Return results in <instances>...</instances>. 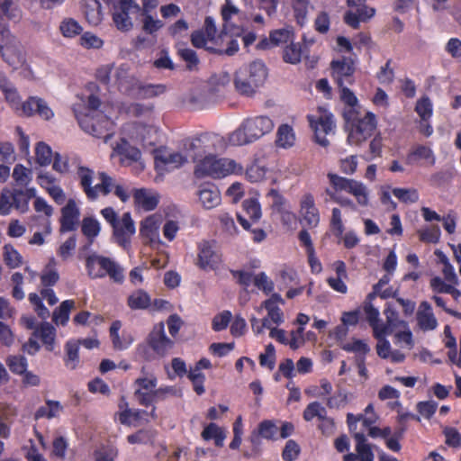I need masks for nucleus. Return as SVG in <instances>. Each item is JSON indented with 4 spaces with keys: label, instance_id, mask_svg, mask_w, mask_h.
<instances>
[{
    "label": "nucleus",
    "instance_id": "f257e3e1",
    "mask_svg": "<svg viewBox=\"0 0 461 461\" xmlns=\"http://www.w3.org/2000/svg\"><path fill=\"white\" fill-rule=\"evenodd\" d=\"M211 137L203 135L192 140L189 149L195 163L194 176L198 178L210 176L212 178H223L230 175H240L243 167L236 160L229 158H218L211 153L209 147Z\"/></svg>",
    "mask_w": 461,
    "mask_h": 461
},
{
    "label": "nucleus",
    "instance_id": "f03ea898",
    "mask_svg": "<svg viewBox=\"0 0 461 461\" xmlns=\"http://www.w3.org/2000/svg\"><path fill=\"white\" fill-rule=\"evenodd\" d=\"M100 105L99 97L92 94L87 96L86 107L84 108L85 112L77 104L74 105L73 111L84 131L96 138L104 137V142H107L112 136L109 131H112L113 122L99 110Z\"/></svg>",
    "mask_w": 461,
    "mask_h": 461
},
{
    "label": "nucleus",
    "instance_id": "7ed1b4c3",
    "mask_svg": "<svg viewBox=\"0 0 461 461\" xmlns=\"http://www.w3.org/2000/svg\"><path fill=\"white\" fill-rule=\"evenodd\" d=\"M275 128V122L270 116L260 114L247 117L240 126L229 136L231 146L251 144L270 133Z\"/></svg>",
    "mask_w": 461,
    "mask_h": 461
},
{
    "label": "nucleus",
    "instance_id": "20e7f679",
    "mask_svg": "<svg viewBox=\"0 0 461 461\" xmlns=\"http://www.w3.org/2000/svg\"><path fill=\"white\" fill-rule=\"evenodd\" d=\"M267 78V68L261 60H254L237 70L234 78L236 91L251 97L263 86Z\"/></svg>",
    "mask_w": 461,
    "mask_h": 461
},
{
    "label": "nucleus",
    "instance_id": "39448f33",
    "mask_svg": "<svg viewBox=\"0 0 461 461\" xmlns=\"http://www.w3.org/2000/svg\"><path fill=\"white\" fill-rule=\"evenodd\" d=\"M344 119L348 131V141L350 145H359L366 140L376 128L375 115L365 109L358 112H348Z\"/></svg>",
    "mask_w": 461,
    "mask_h": 461
},
{
    "label": "nucleus",
    "instance_id": "423d86ee",
    "mask_svg": "<svg viewBox=\"0 0 461 461\" xmlns=\"http://www.w3.org/2000/svg\"><path fill=\"white\" fill-rule=\"evenodd\" d=\"M95 172L91 168L77 163V178L79 185L88 200L95 201L99 196H105L111 193L113 185V179L105 172L98 174L99 183L93 185Z\"/></svg>",
    "mask_w": 461,
    "mask_h": 461
},
{
    "label": "nucleus",
    "instance_id": "0eeeda50",
    "mask_svg": "<svg viewBox=\"0 0 461 461\" xmlns=\"http://www.w3.org/2000/svg\"><path fill=\"white\" fill-rule=\"evenodd\" d=\"M86 267L91 278L109 276L114 283L122 284L124 280V269L111 258L91 254L86 258Z\"/></svg>",
    "mask_w": 461,
    "mask_h": 461
},
{
    "label": "nucleus",
    "instance_id": "6e6552de",
    "mask_svg": "<svg viewBox=\"0 0 461 461\" xmlns=\"http://www.w3.org/2000/svg\"><path fill=\"white\" fill-rule=\"evenodd\" d=\"M281 304H285V301L281 295L276 293H273L268 299L261 303L258 312H260L261 309H265L267 311V316L262 320L256 317L250 320L252 330L256 335L262 334L265 329L279 326L284 323L285 316L280 308Z\"/></svg>",
    "mask_w": 461,
    "mask_h": 461
},
{
    "label": "nucleus",
    "instance_id": "1a4fd4ad",
    "mask_svg": "<svg viewBox=\"0 0 461 461\" xmlns=\"http://www.w3.org/2000/svg\"><path fill=\"white\" fill-rule=\"evenodd\" d=\"M0 56L14 68L24 62L20 41L11 32L8 25L0 23Z\"/></svg>",
    "mask_w": 461,
    "mask_h": 461
},
{
    "label": "nucleus",
    "instance_id": "9d476101",
    "mask_svg": "<svg viewBox=\"0 0 461 461\" xmlns=\"http://www.w3.org/2000/svg\"><path fill=\"white\" fill-rule=\"evenodd\" d=\"M328 178L336 192L344 191L351 194L361 207L369 205V190L363 182L333 173H329Z\"/></svg>",
    "mask_w": 461,
    "mask_h": 461
},
{
    "label": "nucleus",
    "instance_id": "9b49d317",
    "mask_svg": "<svg viewBox=\"0 0 461 461\" xmlns=\"http://www.w3.org/2000/svg\"><path fill=\"white\" fill-rule=\"evenodd\" d=\"M111 10L112 19L117 30L126 32L132 29L133 23L130 13L140 6L133 0H104Z\"/></svg>",
    "mask_w": 461,
    "mask_h": 461
},
{
    "label": "nucleus",
    "instance_id": "f8f14e48",
    "mask_svg": "<svg viewBox=\"0 0 461 461\" xmlns=\"http://www.w3.org/2000/svg\"><path fill=\"white\" fill-rule=\"evenodd\" d=\"M311 128L314 131L316 142L322 147L329 145L326 136L335 128L333 115L326 109L320 107L316 113L307 116Z\"/></svg>",
    "mask_w": 461,
    "mask_h": 461
},
{
    "label": "nucleus",
    "instance_id": "ddd939ff",
    "mask_svg": "<svg viewBox=\"0 0 461 461\" xmlns=\"http://www.w3.org/2000/svg\"><path fill=\"white\" fill-rule=\"evenodd\" d=\"M192 143L188 141L185 144L184 150L173 152H158L155 156V166L158 170H173L184 166L192 158L194 152L189 149V145Z\"/></svg>",
    "mask_w": 461,
    "mask_h": 461
},
{
    "label": "nucleus",
    "instance_id": "4468645a",
    "mask_svg": "<svg viewBox=\"0 0 461 461\" xmlns=\"http://www.w3.org/2000/svg\"><path fill=\"white\" fill-rule=\"evenodd\" d=\"M113 238L125 250H130L131 239L136 232L134 221L130 212H124L120 220L112 227Z\"/></svg>",
    "mask_w": 461,
    "mask_h": 461
},
{
    "label": "nucleus",
    "instance_id": "2eb2a0df",
    "mask_svg": "<svg viewBox=\"0 0 461 461\" xmlns=\"http://www.w3.org/2000/svg\"><path fill=\"white\" fill-rule=\"evenodd\" d=\"M347 4L348 7L355 8V11H348L344 21L354 29L358 28L360 22L371 19L375 14V8L366 5V0H347Z\"/></svg>",
    "mask_w": 461,
    "mask_h": 461
},
{
    "label": "nucleus",
    "instance_id": "dca6fc26",
    "mask_svg": "<svg viewBox=\"0 0 461 461\" xmlns=\"http://www.w3.org/2000/svg\"><path fill=\"white\" fill-rule=\"evenodd\" d=\"M197 266L204 270H215L221 263V256L211 241L203 240L198 244Z\"/></svg>",
    "mask_w": 461,
    "mask_h": 461
},
{
    "label": "nucleus",
    "instance_id": "f3484780",
    "mask_svg": "<svg viewBox=\"0 0 461 461\" xmlns=\"http://www.w3.org/2000/svg\"><path fill=\"white\" fill-rule=\"evenodd\" d=\"M330 68L332 77L339 86H342L345 84L352 85L354 83L356 68L352 59L343 57L342 59L332 60Z\"/></svg>",
    "mask_w": 461,
    "mask_h": 461
},
{
    "label": "nucleus",
    "instance_id": "a211bd4d",
    "mask_svg": "<svg viewBox=\"0 0 461 461\" xmlns=\"http://www.w3.org/2000/svg\"><path fill=\"white\" fill-rule=\"evenodd\" d=\"M142 376L135 381L137 389L135 395L141 404L149 405L154 402V392L158 384L157 377L153 374L147 373L145 368L141 369Z\"/></svg>",
    "mask_w": 461,
    "mask_h": 461
},
{
    "label": "nucleus",
    "instance_id": "6ab92c4d",
    "mask_svg": "<svg viewBox=\"0 0 461 461\" xmlns=\"http://www.w3.org/2000/svg\"><path fill=\"white\" fill-rule=\"evenodd\" d=\"M22 115L27 117L37 115L42 120L50 121L54 117V112L44 99L30 96L23 103Z\"/></svg>",
    "mask_w": 461,
    "mask_h": 461
},
{
    "label": "nucleus",
    "instance_id": "aec40b11",
    "mask_svg": "<svg viewBox=\"0 0 461 461\" xmlns=\"http://www.w3.org/2000/svg\"><path fill=\"white\" fill-rule=\"evenodd\" d=\"M162 223V216L152 214L146 217L140 222V235L149 245H158L161 243L159 236V228Z\"/></svg>",
    "mask_w": 461,
    "mask_h": 461
},
{
    "label": "nucleus",
    "instance_id": "412c9836",
    "mask_svg": "<svg viewBox=\"0 0 461 461\" xmlns=\"http://www.w3.org/2000/svg\"><path fill=\"white\" fill-rule=\"evenodd\" d=\"M148 343L150 348L159 356H165L173 348L174 342L165 332L163 322L156 324L149 335Z\"/></svg>",
    "mask_w": 461,
    "mask_h": 461
},
{
    "label": "nucleus",
    "instance_id": "4be33fe9",
    "mask_svg": "<svg viewBox=\"0 0 461 461\" xmlns=\"http://www.w3.org/2000/svg\"><path fill=\"white\" fill-rule=\"evenodd\" d=\"M138 80L134 75L130 73V66L128 64H121L115 67L113 84L121 93L130 96Z\"/></svg>",
    "mask_w": 461,
    "mask_h": 461
},
{
    "label": "nucleus",
    "instance_id": "5701e85b",
    "mask_svg": "<svg viewBox=\"0 0 461 461\" xmlns=\"http://www.w3.org/2000/svg\"><path fill=\"white\" fill-rule=\"evenodd\" d=\"M38 185L43 188L50 196L58 203L62 204L66 201V194L58 183V179L49 172H40L37 176Z\"/></svg>",
    "mask_w": 461,
    "mask_h": 461
},
{
    "label": "nucleus",
    "instance_id": "b1692460",
    "mask_svg": "<svg viewBox=\"0 0 461 461\" xmlns=\"http://www.w3.org/2000/svg\"><path fill=\"white\" fill-rule=\"evenodd\" d=\"M356 440V454L348 453L344 456V461H374L375 456L371 445L362 432H354Z\"/></svg>",
    "mask_w": 461,
    "mask_h": 461
},
{
    "label": "nucleus",
    "instance_id": "393cba45",
    "mask_svg": "<svg viewBox=\"0 0 461 461\" xmlns=\"http://www.w3.org/2000/svg\"><path fill=\"white\" fill-rule=\"evenodd\" d=\"M300 214L309 228H315L320 222L319 210L311 194L303 195L300 202Z\"/></svg>",
    "mask_w": 461,
    "mask_h": 461
},
{
    "label": "nucleus",
    "instance_id": "a878e982",
    "mask_svg": "<svg viewBox=\"0 0 461 461\" xmlns=\"http://www.w3.org/2000/svg\"><path fill=\"white\" fill-rule=\"evenodd\" d=\"M80 211L74 199H69L61 210V227L63 232L71 231L76 229L79 221Z\"/></svg>",
    "mask_w": 461,
    "mask_h": 461
},
{
    "label": "nucleus",
    "instance_id": "bb28decb",
    "mask_svg": "<svg viewBox=\"0 0 461 461\" xmlns=\"http://www.w3.org/2000/svg\"><path fill=\"white\" fill-rule=\"evenodd\" d=\"M387 335L375 336L377 339L376 351L380 357L388 359L392 363H402L405 360V354L401 349H393Z\"/></svg>",
    "mask_w": 461,
    "mask_h": 461
},
{
    "label": "nucleus",
    "instance_id": "cd10ccee",
    "mask_svg": "<svg viewBox=\"0 0 461 461\" xmlns=\"http://www.w3.org/2000/svg\"><path fill=\"white\" fill-rule=\"evenodd\" d=\"M0 90L2 91L5 101L20 115H22L23 103L20 94L14 85L5 76L0 77Z\"/></svg>",
    "mask_w": 461,
    "mask_h": 461
},
{
    "label": "nucleus",
    "instance_id": "c85d7f7f",
    "mask_svg": "<svg viewBox=\"0 0 461 461\" xmlns=\"http://www.w3.org/2000/svg\"><path fill=\"white\" fill-rule=\"evenodd\" d=\"M197 195L201 205L206 210L217 207L221 202V194L212 184L201 185Z\"/></svg>",
    "mask_w": 461,
    "mask_h": 461
},
{
    "label": "nucleus",
    "instance_id": "c756f323",
    "mask_svg": "<svg viewBox=\"0 0 461 461\" xmlns=\"http://www.w3.org/2000/svg\"><path fill=\"white\" fill-rule=\"evenodd\" d=\"M136 207L143 211H152L158 203V195L155 191L149 189H136L133 193Z\"/></svg>",
    "mask_w": 461,
    "mask_h": 461
},
{
    "label": "nucleus",
    "instance_id": "7c9ffc66",
    "mask_svg": "<svg viewBox=\"0 0 461 461\" xmlns=\"http://www.w3.org/2000/svg\"><path fill=\"white\" fill-rule=\"evenodd\" d=\"M121 328L122 322L120 321H113L110 327V338L113 346L116 350H125L134 341V339L130 332L123 331L120 335Z\"/></svg>",
    "mask_w": 461,
    "mask_h": 461
},
{
    "label": "nucleus",
    "instance_id": "2f4dec72",
    "mask_svg": "<svg viewBox=\"0 0 461 461\" xmlns=\"http://www.w3.org/2000/svg\"><path fill=\"white\" fill-rule=\"evenodd\" d=\"M417 322L419 327L424 331L433 330L438 326V321L432 312V308L426 301L421 302L419 306Z\"/></svg>",
    "mask_w": 461,
    "mask_h": 461
},
{
    "label": "nucleus",
    "instance_id": "473e14b6",
    "mask_svg": "<svg viewBox=\"0 0 461 461\" xmlns=\"http://www.w3.org/2000/svg\"><path fill=\"white\" fill-rule=\"evenodd\" d=\"M83 11L87 23L91 26H98L104 20V11L98 0H84Z\"/></svg>",
    "mask_w": 461,
    "mask_h": 461
},
{
    "label": "nucleus",
    "instance_id": "72a5a7b5",
    "mask_svg": "<svg viewBox=\"0 0 461 461\" xmlns=\"http://www.w3.org/2000/svg\"><path fill=\"white\" fill-rule=\"evenodd\" d=\"M364 312L366 320L373 329L374 336L386 335V327L380 321V312L377 308L372 304V301L366 300L364 303Z\"/></svg>",
    "mask_w": 461,
    "mask_h": 461
},
{
    "label": "nucleus",
    "instance_id": "f704fd0d",
    "mask_svg": "<svg viewBox=\"0 0 461 461\" xmlns=\"http://www.w3.org/2000/svg\"><path fill=\"white\" fill-rule=\"evenodd\" d=\"M393 334L394 345L402 349L411 350L414 347L412 332L407 322H401L400 326L391 333Z\"/></svg>",
    "mask_w": 461,
    "mask_h": 461
},
{
    "label": "nucleus",
    "instance_id": "c9c22d12",
    "mask_svg": "<svg viewBox=\"0 0 461 461\" xmlns=\"http://www.w3.org/2000/svg\"><path fill=\"white\" fill-rule=\"evenodd\" d=\"M113 153L120 156L122 163L127 164L139 161L141 156L140 151L131 146L124 139L113 147Z\"/></svg>",
    "mask_w": 461,
    "mask_h": 461
},
{
    "label": "nucleus",
    "instance_id": "e433bc0d",
    "mask_svg": "<svg viewBox=\"0 0 461 461\" xmlns=\"http://www.w3.org/2000/svg\"><path fill=\"white\" fill-rule=\"evenodd\" d=\"M296 135L291 125L283 123L278 126L275 141L276 147L287 149L294 147Z\"/></svg>",
    "mask_w": 461,
    "mask_h": 461
},
{
    "label": "nucleus",
    "instance_id": "4c0bfd02",
    "mask_svg": "<svg viewBox=\"0 0 461 461\" xmlns=\"http://www.w3.org/2000/svg\"><path fill=\"white\" fill-rule=\"evenodd\" d=\"M165 92L166 86L164 85H143L138 80L130 96L134 98L148 99L158 96Z\"/></svg>",
    "mask_w": 461,
    "mask_h": 461
},
{
    "label": "nucleus",
    "instance_id": "58836bf2",
    "mask_svg": "<svg viewBox=\"0 0 461 461\" xmlns=\"http://www.w3.org/2000/svg\"><path fill=\"white\" fill-rule=\"evenodd\" d=\"M278 428L273 420H263L259 423L257 431H253L250 436V441L253 445L259 444V438L266 439H274L277 434Z\"/></svg>",
    "mask_w": 461,
    "mask_h": 461
},
{
    "label": "nucleus",
    "instance_id": "ea45409f",
    "mask_svg": "<svg viewBox=\"0 0 461 461\" xmlns=\"http://www.w3.org/2000/svg\"><path fill=\"white\" fill-rule=\"evenodd\" d=\"M201 436L206 441L212 439L216 447H221L227 438V432L223 428L212 422L204 427Z\"/></svg>",
    "mask_w": 461,
    "mask_h": 461
},
{
    "label": "nucleus",
    "instance_id": "a19ab883",
    "mask_svg": "<svg viewBox=\"0 0 461 461\" xmlns=\"http://www.w3.org/2000/svg\"><path fill=\"white\" fill-rule=\"evenodd\" d=\"M417 159L424 160L428 165L434 166L436 163V158L433 150L424 145L416 146L407 156V162L412 163Z\"/></svg>",
    "mask_w": 461,
    "mask_h": 461
},
{
    "label": "nucleus",
    "instance_id": "79ce46f5",
    "mask_svg": "<svg viewBox=\"0 0 461 461\" xmlns=\"http://www.w3.org/2000/svg\"><path fill=\"white\" fill-rule=\"evenodd\" d=\"M77 163H80V159L77 156H61L56 153L53 156L52 168L59 174H67L70 171V167L75 166L77 167Z\"/></svg>",
    "mask_w": 461,
    "mask_h": 461
},
{
    "label": "nucleus",
    "instance_id": "37998d69",
    "mask_svg": "<svg viewBox=\"0 0 461 461\" xmlns=\"http://www.w3.org/2000/svg\"><path fill=\"white\" fill-rule=\"evenodd\" d=\"M147 413L140 410L127 409L117 413V418L122 424L129 426H139L142 420H148L144 416Z\"/></svg>",
    "mask_w": 461,
    "mask_h": 461
},
{
    "label": "nucleus",
    "instance_id": "c03bdc74",
    "mask_svg": "<svg viewBox=\"0 0 461 461\" xmlns=\"http://www.w3.org/2000/svg\"><path fill=\"white\" fill-rule=\"evenodd\" d=\"M355 398L353 393L346 389H339L336 393L326 400V405L330 409H340L346 406Z\"/></svg>",
    "mask_w": 461,
    "mask_h": 461
},
{
    "label": "nucleus",
    "instance_id": "a18cd8bd",
    "mask_svg": "<svg viewBox=\"0 0 461 461\" xmlns=\"http://www.w3.org/2000/svg\"><path fill=\"white\" fill-rule=\"evenodd\" d=\"M62 409L59 402L48 400L44 405L37 409L34 413V418L36 420L41 418L53 419L60 414Z\"/></svg>",
    "mask_w": 461,
    "mask_h": 461
},
{
    "label": "nucleus",
    "instance_id": "49530a36",
    "mask_svg": "<svg viewBox=\"0 0 461 461\" xmlns=\"http://www.w3.org/2000/svg\"><path fill=\"white\" fill-rule=\"evenodd\" d=\"M340 87V99L345 104L343 111V117H346L348 112H358L363 110L359 105L357 97L356 95L347 86H342Z\"/></svg>",
    "mask_w": 461,
    "mask_h": 461
},
{
    "label": "nucleus",
    "instance_id": "de8ad7c7",
    "mask_svg": "<svg viewBox=\"0 0 461 461\" xmlns=\"http://www.w3.org/2000/svg\"><path fill=\"white\" fill-rule=\"evenodd\" d=\"M59 279V275L57 269V261L54 258H51L41 272V281L44 286H52Z\"/></svg>",
    "mask_w": 461,
    "mask_h": 461
},
{
    "label": "nucleus",
    "instance_id": "09e8293b",
    "mask_svg": "<svg viewBox=\"0 0 461 461\" xmlns=\"http://www.w3.org/2000/svg\"><path fill=\"white\" fill-rule=\"evenodd\" d=\"M35 335L41 339L49 351L53 350L56 330L51 324L48 322L42 323L35 331Z\"/></svg>",
    "mask_w": 461,
    "mask_h": 461
},
{
    "label": "nucleus",
    "instance_id": "8fccbe9b",
    "mask_svg": "<svg viewBox=\"0 0 461 461\" xmlns=\"http://www.w3.org/2000/svg\"><path fill=\"white\" fill-rule=\"evenodd\" d=\"M150 303V296L143 290L134 291L128 297V306L132 310L147 309Z\"/></svg>",
    "mask_w": 461,
    "mask_h": 461
},
{
    "label": "nucleus",
    "instance_id": "3c124183",
    "mask_svg": "<svg viewBox=\"0 0 461 461\" xmlns=\"http://www.w3.org/2000/svg\"><path fill=\"white\" fill-rule=\"evenodd\" d=\"M66 356L64 358L65 366L70 369L74 370L79 364V345L78 342L74 340H69L66 343L65 346Z\"/></svg>",
    "mask_w": 461,
    "mask_h": 461
},
{
    "label": "nucleus",
    "instance_id": "603ef678",
    "mask_svg": "<svg viewBox=\"0 0 461 461\" xmlns=\"http://www.w3.org/2000/svg\"><path fill=\"white\" fill-rule=\"evenodd\" d=\"M240 9L233 4L232 0H225L224 5L221 6V16L224 22L223 32L225 33H234L232 32V24L230 20L232 16L238 14Z\"/></svg>",
    "mask_w": 461,
    "mask_h": 461
},
{
    "label": "nucleus",
    "instance_id": "864d4df0",
    "mask_svg": "<svg viewBox=\"0 0 461 461\" xmlns=\"http://www.w3.org/2000/svg\"><path fill=\"white\" fill-rule=\"evenodd\" d=\"M12 177L16 185L26 187L32 180V171L22 164H16L13 169Z\"/></svg>",
    "mask_w": 461,
    "mask_h": 461
},
{
    "label": "nucleus",
    "instance_id": "5fc2aeb1",
    "mask_svg": "<svg viewBox=\"0 0 461 461\" xmlns=\"http://www.w3.org/2000/svg\"><path fill=\"white\" fill-rule=\"evenodd\" d=\"M73 300H66L53 312V321L56 324L66 325L69 320L70 311L74 308Z\"/></svg>",
    "mask_w": 461,
    "mask_h": 461
},
{
    "label": "nucleus",
    "instance_id": "6e6d98bb",
    "mask_svg": "<svg viewBox=\"0 0 461 461\" xmlns=\"http://www.w3.org/2000/svg\"><path fill=\"white\" fill-rule=\"evenodd\" d=\"M83 234L92 242L100 233L101 224L95 217H86L82 221Z\"/></svg>",
    "mask_w": 461,
    "mask_h": 461
},
{
    "label": "nucleus",
    "instance_id": "4d7b16f0",
    "mask_svg": "<svg viewBox=\"0 0 461 461\" xmlns=\"http://www.w3.org/2000/svg\"><path fill=\"white\" fill-rule=\"evenodd\" d=\"M60 33L65 38H74L81 33L82 26L73 18H65L59 24Z\"/></svg>",
    "mask_w": 461,
    "mask_h": 461
},
{
    "label": "nucleus",
    "instance_id": "13d9d810",
    "mask_svg": "<svg viewBox=\"0 0 461 461\" xmlns=\"http://www.w3.org/2000/svg\"><path fill=\"white\" fill-rule=\"evenodd\" d=\"M326 414L327 410L321 402H312L304 409L303 416L306 421H312L314 418L321 420Z\"/></svg>",
    "mask_w": 461,
    "mask_h": 461
},
{
    "label": "nucleus",
    "instance_id": "bf43d9fd",
    "mask_svg": "<svg viewBox=\"0 0 461 461\" xmlns=\"http://www.w3.org/2000/svg\"><path fill=\"white\" fill-rule=\"evenodd\" d=\"M36 162L41 166L46 167L51 163L52 160V149L45 142H38L35 148Z\"/></svg>",
    "mask_w": 461,
    "mask_h": 461
},
{
    "label": "nucleus",
    "instance_id": "052dcab7",
    "mask_svg": "<svg viewBox=\"0 0 461 461\" xmlns=\"http://www.w3.org/2000/svg\"><path fill=\"white\" fill-rule=\"evenodd\" d=\"M267 167L258 162L252 163L246 169V178L251 183H259L265 180L267 175Z\"/></svg>",
    "mask_w": 461,
    "mask_h": 461
},
{
    "label": "nucleus",
    "instance_id": "680f3d73",
    "mask_svg": "<svg viewBox=\"0 0 461 461\" xmlns=\"http://www.w3.org/2000/svg\"><path fill=\"white\" fill-rule=\"evenodd\" d=\"M393 194L402 203H414L418 202L420 195L415 188H400L393 189Z\"/></svg>",
    "mask_w": 461,
    "mask_h": 461
},
{
    "label": "nucleus",
    "instance_id": "e2e57ef3",
    "mask_svg": "<svg viewBox=\"0 0 461 461\" xmlns=\"http://www.w3.org/2000/svg\"><path fill=\"white\" fill-rule=\"evenodd\" d=\"M123 109L127 114L133 117H149L153 112V106L139 103H132Z\"/></svg>",
    "mask_w": 461,
    "mask_h": 461
},
{
    "label": "nucleus",
    "instance_id": "0e129e2a",
    "mask_svg": "<svg viewBox=\"0 0 461 461\" xmlns=\"http://www.w3.org/2000/svg\"><path fill=\"white\" fill-rule=\"evenodd\" d=\"M302 53L300 44L291 42L284 49L283 59L286 63L297 64L302 59Z\"/></svg>",
    "mask_w": 461,
    "mask_h": 461
},
{
    "label": "nucleus",
    "instance_id": "69168bd1",
    "mask_svg": "<svg viewBox=\"0 0 461 461\" xmlns=\"http://www.w3.org/2000/svg\"><path fill=\"white\" fill-rule=\"evenodd\" d=\"M243 208L252 221H257L261 218V206L258 197L246 199L243 202Z\"/></svg>",
    "mask_w": 461,
    "mask_h": 461
},
{
    "label": "nucleus",
    "instance_id": "338daca9",
    "mask_svg": "<svg viewBox=\"0 0 461 461\" xmlns=\"http://www.w3.org/2000/svg\"><path fill=\"white\" fill-rule=\"evenodd\" d=\"M415 112L420 119H430L433 114V104L428 96L420 97L415 105Z\"/></svg>",
    "mask_w": 461,
    "mask_h": 461
},
{
    "label": "nucleus",
    "instance_id": "774afa93",
    "mask_svg": "<svg viewBox=\"0 0 461 461\" xmlns=\"http://www.w3.org/2000/svg\"><path fill=\"white\" fill-rule=\"evenodd\" d=\"M0 13L11 21L16 22L21 18V10L14 4L13 0H4L0 3Z\"/></svg>",
    "mask_w": 461,
    "mask_h": 461
}]
</instances>
